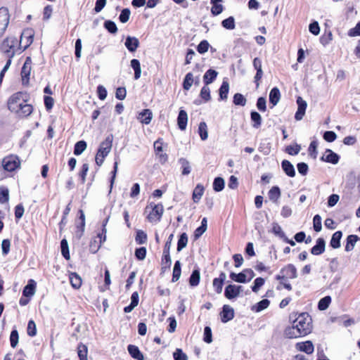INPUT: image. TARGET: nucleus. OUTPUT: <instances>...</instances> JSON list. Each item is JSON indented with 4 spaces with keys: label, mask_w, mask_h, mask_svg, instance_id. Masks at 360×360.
Wrapping results in <instances>:
<instances>
[{
    "label": "nucleus",
    "mask_w": 360,
    "mask_h": 360,
    "mask_svg": "<svg viewBox=\"0 0 360 360\" xmlns=\"http://www.w3.org/2000/svg\"><path fill=\"white\" fill-rule=\"evenodd\" d=\"M301 147L298 144L288 146L286 148V152L292 155H295L299 153L300 151Z\"/></svg>",
    "instance_id": "e2e57ef3"
},
{
    "label": "nucleus",
    "mask_w": 360,
    "mask_h": 360,
    "mask_svg": "<svg viewBox=\"0 0 360 360\" xmlns=\"http://www.w3.org/2000/svg\"><path fill=\"white\" fill-rule=\"evenodd\" d=\"M135 256L139 260H143L146 256V248L141 247L135 250Z\"/></svg>",
    "instance_id": "69168bd1"
},
{
    "label": "nucleus",
    "mask_w": 360,
    "mask_h": 360,
    "mask_svg": "<svg viewBox=\"0 0 360 360\" xmlns=\"http://www.w3.org/2000/svg\"><path fill=\"white\" fill-rule=\"evenodd\" d=\"M139 41L135 37L128 36L126 38L124 45L129 52H134L139 46Z\"/></svg>",
    "instance_id": "2eb2a0df"
},
{
    "label": "nucleus",
    "mask_w": 360,
    "mask_h": 360,
    "mask_svg": "<svg viewBox=\"0 0 360 360\" xmlns=\"http://www.w3.org/2000/svg\"><path fill=\"white\" fill-rule=\"evenodd\" d=\"M313 226H314V229L315 231L319 232L321 231L322 225H321V217H320V215L316 214L314 217Z\"/></svg>",
    "instance_id": "4d7b16f0"
},
{
    "label": "nucleus",
    "mask_w": 360,
    "mask_h": 360,
    "mask_svg": "<svg viewBox=\"0 0 360 360\" xmlns=\"http://www.w3.org/2000/svg\"><path fill=\"white\" fill-rule=\"evenodd\" d=\"M131 67L134 70V79H139L141 74V68L139 60L137 59H132L131 60Z\"/></svg>",
    "instance_id": "2f4dec72"
},
{
    "label": "nucleus",
    "mask_w": 360,
    "mask_h": 360,
    "mask_svg": "<svg viewBox=\"0 0 360 360\" xmlns=\"http://www.w3.org/2000/svg\"><path fill=\"white\" fill-rule=\"evenodd\" d=\"M27 334L31 337H34L37 334L36 324L34 321L30 320L27 324Z\"/></svg>",
    "instance_id": "052dcab7"
},
{
    "label": "nucleus",
    "mask_w": 360,
    "mask_h": 360,
    "mask_svg": "<svg viewBox=\"0 0 360 360\" xmlns=\"http://www.w3.org/2000/svg\"><path fill=\"white\" fill-rule=\"evenodd\" d=\"M9 199V192L8 188H1L0 189V202L4 203L8 201Z\"/></svg>",
    "instance_id": "0e129e2a"
},
{
    "label": "nucleus",
    "mask_w": 360,
    "mask_h": 360,
    "mask_svg": "<svg viewBox=\"0 0 360 360\" xmlns=\"http://www.w3.org/2000/svg\"><path fill=\"white\" fill-rule=\"evenodd\" d=\"M234 317V310L229 305L225 304L221 312V320L223 323H226L232 320Z\"/></svg>",
    "instance_id": "f8f14e48"
},
{
    "label": "nucleus",
    "mask_w": 360,
    "mask_h": 360,
    "mask_svg": "<svg viewBox=\"0 0 360 360\" xmlns=\"http://www.w3.org/2000/svg\"><path fill=\"white\" fill-rule=\"evenodd\" d=\"M10 20L8 9L6 7L0 8V37L5 32Z\"/></svg>",
    "instance_id": "0eeeda50"
},
{
    "label": "nucleus",
    "mask_w": 360,
    "mask_h": 360,
    "mask_svg": "<svg viewBox=\"0 0 360 360\" xmlns=\"http://www.w3.org/2000/svg\"><path fill=\"white\" fill-rule=\"evenodd\" d=\"M281 99V93L278 87H274L269 93V102L272 106L278 104Z\"/></svg>",
    "instance_id": "aec40b11"
},
{
    "label": "nucleus",
    "mask_w": 360,
    "mask_h": 360,
    "mask_svg": "<svg viewBox=\"0 0 360 360\" xmlns=\"http://www.w3.org/2000/svg\"><path fill=\"white\" fill-rule=\"evenodd\" d=\"M188 243V236L186 233H183L178 240L177 243V251L180 252L183 248H184Z\"/></svg>",
    "instance_id": "a18cd8bd"
},
{
    "label": "nucleus",
    "mask_w": 360,
    "mask_h": 360,
    "mask_svg": "<svg viewBox=\"0 0 360 360\" xmlns=\"http://www.w3.org/2000/svg\"><path fill=\"white\" fill-rule=\"evenodd\" d=\"M251 120L253 122L252 127L254 128L258 129L262 124V117L261 115L255 111L251 112Z\"/></svg>",
    "instance_id": "e433bc0d"
},
{
    "label": "nucleus",
    "mask_w": 360,
    "mask_h": 360,
    "mask_svg": "<svg viewBox=\"0 0 360 360\" xmlns=\"http://www.w3.org/2000/svg\"><path fill=\"white\" fill-rule=\"evenodd\" d=\"M135 240L138 244H144L147 240V235L143 231H139Z\"/></svg>",
    "instance_id": "680f3d73"
},
{
    "label": "nucleus",
    "mask_w": 360,
    "mask_h": 360,
    "mask_svg": "<svg viewBox=\"0 0 360 360\" xmlns=\"http://www.w3.org/2000/svg\"><path fill=\"white\" fill-rule=\"evenodd\" d=\"M61 253L66 259H70V253L68 243L65 239H63L60 242Z\"/></svg>",
    "instance_id": "09e8293b"
},
{
    "label": "nucleus",
    "mask_w": 360,
    "mask_h": 360,
    "mask_svg": "<svg viewBox=\"0 0 360 360\" xmlns=\"http://www.w3.org/2000/svg\"><path fill=\"white\" fill-rule=\"evenodd\" d=\"M229 91V84L227 81H223L219 90V100L225 101L228 98V94Z\"/></svg>",
    "instance_id": "393cba45"
},
{
    "label": "nucleus",
    "mask_w": 360,
    "mask_h": 360,
    "mask_svg": "<svg viewBox=\"0 0 360 360\" xmlns=\"http://www.w3.org/2000/svg\"><path fill=\"white\" fill-rule=\"evenodd\" d=\"M20 165V160L16 155H11L5 157L2 160L4 169L8 172H13Z\"/></svg>",
    "instance_id": "423d86ee"
},
{
    "label": "nucleus",
    "mask_w": 360,
    "mask_h": 360,
    "mask_svg": "<svg viewBox=\"0 0 360 360\" xmlns=\"http://www.w3.org/2000/svg\"><path fill=\"white\" fill-rule=\"evenodd\" d=\"M188 122L187 112L184 110H180L177 117V124L181 130H185Z\"/></svg>",
    "instance_id": "f3484780"
},
{
    "label": "nucleus",
    "mask_w": 360,
    "mask_h": 360,
    "mask_svg": "<svg viewBox=\"0 0 360 360\" xmlns=\"http://www.w3.org/2000/svg\"><path fill=\"white\" fill-rule=\"evenodd\" d=\"M70 281L72 286L76 289L80 288L82 285V279L76 273H72L70 276Z\"/></svg>",
    "instance_id": "473e14b6"
},
{
    "label": "nucleus",
    "mask_w": 360,
    "mask_h": 360,
    "mask_svg": "<svg viewBox=\"0 0 360 360\" xmlns=\"http://www.w3.org/2000/svg\"><path fill=\"white\" fill-rule=\"evenodd\" d=\"M32 112V106L30 104L25 103V102L19 108L18 111H14L20 116L27 117L30 115Z\"/></svg>",
    "instance_id": "bb28decb"
},
{
    "label": "nucleus",
    "mask_w": 360,
    "mask_h": 360,
    "mask_svg": "<svg viewBox=\"0 0 360 360\" xmlns=\"http://www.w3.org/2000/svg\"><path fill=\"white\" fill-rule=\"evenodd\" d=\"M179 163L181 164L182 169V174L188 175L191 173V168L189 162L185 158H180Z\"/></svg>",
    "instance_id": "4c0bfd02"
},
{
    "label": "nucleus",
    "mask_w": 360,
    "mask_h": 360,
    "mask_svg": "<svg viewBox=\"0 0 360 360\" xmlns=\"http://www.w3.org/2000/svg\"><path fill=\"white\" fill-rule=\"evenodd\" d=\"M174 360H188V357L181 349H176L173 354Z\"/></svg>",
    "instance_id": "338daca9"
},
{
    "label": "nucleus",
    "mask_w": 360,
    "mask_h": 360,
    "mask_svg": "<svg viewBox=\"0 0 360 360\" xmlns=\"http://www.w3.org/2000/svg\"><path fill=\"white\" fill-rule=\"evenodd\" d=\"M242 291L243 287L241 285L230 284L226 287L224 295L227 299L232 300L239 296Z\"/></svg>",
    "instance_id": "1a4fd4ad"
},
{
    "label": "nucleus",
    "mask_w": 360,
    "mask_h": 360,
    "mask_svg": "<svg viewBox=\"0 0 360 360\" xmlns=\"http://www.w3.org/2000/svg\"><path fill=\"white\" fill-rule=\"evenodd\" d=\"M222 26L227 30H233L235 28L234 18L231 16L221 22Z\"/></svg>",
    "instance_id": "3c124183"
},
{
    "label": "nucleus",
    "mask_w": 360,
    "mask_h": 360,
    "mask_svg": "<svg viewBox=\"0 0 360 360\" xmlns=\"http://www.w3.org/2000/svg\"><path fill=\"white\" fill-rule=\"evenodd\" d=\"M270 304V302L267 299H264L259 302L256 305L252 307V310L256 312H259L265 309H266Z\"/></svg>",
    "instance_id": "72a5a7b5"
},
{
    "label": "nucleus",
    "mask_w": 360,
    "mask_h": 360,
    "mask_svg": "<svg viewBox=\"0 0 360 360\" xmlns=\"http://www.w3.org/2000/svg\"><path fill=\"white\" fill-rule=\"evenodd\" d=\"M77 352L79 360H88L87 359V347L83 344H79L77 347Z\"/></svg>",
    "instance_id": "79ce46f5"
},
{
    "label": "nucleus",
    "mask_w": 360,
    "mask_h": 360,
    "mask_svg": "<svg viewBox=\"0 0 360 360\" xmlns=\"http://www.w3.org/2000/svg\"><path fill=\"white\" fill-rule=\"evenodd\" d=\"M19 335L17 330H13L10 335L11 346L13 348H15L18 343Z\"/></svg>",
    "instance_id": "603ef678"
},
{
    "label": "nucleus",
    "mask_w": 360,
    "mask_h": 360,
    "mask_svg": "<svg viewBox=\"0 0 360 360\" xmlns=\"http://www.w3.org/2000/svg\"><path fill=\"white\" fill-rule=\"evenodd\" d=\"M193 83V76L191 72H188L186 75L183 82V87L185 90L188 91L192 86Z\"/></svg>",
    "instance_id": "a19ab883"
},
{
    "label": "nucleus",
    "mask_w": 360,
    "mask_h": 360,
    "mask_svg": "<svg viewBox=\"0 0 360 360\" xmlns=\"http://www.w3.org/2000/svg\"><path fill=\"white\" fill-rule=\"evenodd\" d=\"M131 11L129 8H124L119 16V20L121 22H127L130 17Z\"/></svg>",
    "instance_id": "5fc2aeb1"
},
{
    "label": "nucleus",
    "mask_w": 360,
    "mask_h": 360,
    "mask_svg": "<svg viewBox=\"0 0 360 360\" xmlns=\"http://www.w3.org/2000/svg\"><path fill=\"white\" fill-rule=\"evenodd\" d=\"M32 67V59L30 57H27L25 61V63L22 68L21 76L22 82H27L30 79Z\"/></svg>",
    "instance_id": "9b49d317"
},
{
    "label": "nucleus",
    "mask_w": 360,
    "mask_h": 360,
    "mask_svg": "<svg viewBox=\"0 0 360 360\" xmlns=\"http://www.w3.org/2000/svg\"><path fill=\"white\" fill-rule=\"evenodd\" d=\"M86 148V143L84 141H79L75 145L74 154L75 155H81Z\"/></svg>",
    "instance_id": "c9c22d12"
},
{
    "label": "nucleus",
    "mask_w": 360,
    "mask_h": 360,
    "mask_svg": "<svg viewBox=\"0 0 360 360\" xmlns=\"http://www.w3.org/2000/svg\"><path fill=\"white\" fill-rule=\"evenodd\" d=\"M203 340L208 344L212 342V330L209 326H205L204 328Z\"/></svg>",
    "instance_id": "864d4df0"
},
{
    "label": "nucleus",
    "mask_w": 360,
    "mask_h": 360,
    "mask_svg": "<svg viewBox=\"0 0 360 360\" xmlns=\"http://www.w3.org/2000/svg\"><path fill=\"white\" fill-rule=\"evenodd\" d=\"M282 169L285 173L290 177L295 176V171L294 166L288 160H284L281 162Z\"/></svg>",
    "instance_id": "412c9836"
},
{
    "label": "nucleus",
    "mask_w": 360,
    "mask_h": 360,
    "mask_svg": "<svg viewBox=\"0 0 360 360\" xmlns=\"http://www.w3.org/2000/svg\"><path fill=\"white\" fill-rule=\"evenodd\" d=\"M198 133L200 136V139L202 141H205L207 139V137H208L207 126L205 122H202L199 124Z\"/></svg>",
    "instance_id": "f704fd0d"
},
{
    "label": "nucleus",
    "mask_w": 360,
    "mask_h": 360,
    "mask_svg": "<svg viewBox=\"0 0 360 360\" xmlns=\"http://www.w3.org/2000/svg\"><path fill=\"white\" fill-rule=\"evenodd\" d=\"M264 278L261 277L257 278L254 281V285L252 286V290L254 292H257L260 288L264 284Z\"/></svg>",
    "instance_id": "13d9d810"
},
{
    "label": "nucleus",
    "mask_w": 360,
    "mask_h": 360,
    "mask_svg": "<svg viewBox=\"0 0 360 360\" xmlns=\"http://www.w3.org/2000/svg\"><path fill=\"white\" fill-rule=\"evenodd\" d=\"M218 72L212 69H209L203 76V81L206 85L212 83L217 78Z\"/></svg>",
    "instance_id": "4be33fe9"
},
{
    "label": "nucleus",
    "mask_w": 360,
    "mask_h": 360,
    "mask_svg": "<svg viewBox=\"0 0 360 360\" xmlns=\"http://www.w3.org/2000/svg\"><path fill=\"white\" fill-rule=\"evenodd\" d=\"M348 34L350 37L360 36V22L354 28L349 30Z\"/></svg>",
    "instance_id": "774afa93"
},
{
    "label": "nucleus",
    "mask_w": 360,
    "mask_h": 360,
    "mask_svg": "<svg viewBox=\"0 0 360 360\" xmlns=\"http://www.w3.org/2000/svg\"><path fill=\"white\" fill-rule=\"evenodd\" d=\"M295 348L300 352H305L307 354H312L314 350V347L313 343L309 341H305V342H297L295 345Z\"/></svg>",
    "instance_id": "ddd939ff"
},
{
    "label": "nucleus",
    "mask_w": 360,
    "mask_h": 360,
    "mask_svg": "<svg viewBox=\"0 0 360 360\" xmlns=\"http://www.w3.org/2000/svg\"><path fill=\"white\" fill-rule=\"evenodd\" d=\"M137 118L141 123L148 124L152 120L153 113L149 109H146L139 114Z\"/></svg>",
    "instance_id": "a211bd4d"
},
{
    "label": "nucleus",
    "mask_w": 360,
    "mask_h": 360,
    "mask_svg": "<svg viewBox=\"0 0 360 360\" xmlns=\"http://www.w3.org/2000/svg\"><path fill=\"white\" fill-rule=\"evenodd\" d=\"M297 277V269L292 264H289L281 269L280 274L277 275L276 278L278 281L284 280L285 278L293 279Z\"/></svg>",
    "instance_id": "39448f33"
},
{
    "label": "nucleus",
    "mask_w": 360,
    "mask_h": 360,
    "mask_svg": "<svg viewBox=\"0 0 360 360\" xmlns=\"http://www.w3.org/2000/svg\"><path fill=\"white\" fill-rule=\"evenodd\" d=\"M113 136H108L105 139L100 143L97 151L95 161L97 165L101 166L104 162V159L110 153L112 146Z\"/></svg>",
    "instance_id": "f03ea898"
},
{
    "label": "nucleus",
    "mask_w": 360,
    "mask_h": 360,
    "mask_svg": "<svg viewBox=\"0 0 360 360\" xmlns=\"http://www.w3.org/2000/svg\"><path fill=\"white\" fill-rule=\"evenodd\" d=\"M104 27L111 34H116L117 32V27L115 22L112 20H105L104 22Z\"/></svg>",
    "instance_id": "de8ad7c7"
},
{
    "label": "nucleus",
    "mask_w": 360,
    "mask_h": 360,
    "mask_svg": "<svg viewBox=\"0 0 360 360\" xmlns=\"http://www.w3.org/2000/svg\"><path fill=\"white\" fill-rule=\"evenodd\" d=\"M200 96L205 102H207L211 99L210 89L208 87V85L205 84L201 89Z\"/></svg>",
    "instance_id": "8fccbe9b"
},
{
    "label": "nucleus",
    "mask_w": 360,
    "mask_h": 360,
    "mask_svg": "<svg viewBox=\"0 0 360 360\" xmlns=\"http://www.w3.org/2000/svg\"><path fill=\"white\" fill-rule=\"evenodd\" d=\"M210 47V44L207 40H203L200 41V43L197 46V51L203 54L206 53L208 51V49Z\"/></svg>",
    "instance_id": "bf43d9fd"
},
{
    "label": "nucleus",
    "mask_w": 360,
    "mask_h": 360,
    "mask_svg": "<svg viewBox=\"0 0 360 360\" xmlns=\"http://www.w3.org/2000/svg\"><path fill=\"white\" fill-rule=\"evenodd\" d=\"M17 41L15 37H8L3 42V48L8 47V49H12L15 46Z\"/></svg>",
    "instance_id": "6e6d98bb"
},
{
    "label": "nucleus",
    "mask_w": 360,
    "mask_h": 360,
    "mask_svg": "<svg viewBox=\"0 0 360 360\" xmlns=\"http://www.w3.org/2000/svg\"><path fill=\"white\" fill-rule=\"evenodd\" d=\"M342 233L340 231H338L335 232L330 240V246L333 248H338L340 247V240L342 238Z\"/></svg>",
    "instance_id": "c85d7f7f"
},
{
    "label": "nucleus",
    "mask_w": 360,
    "mask_h": 360,
    "mask_svg": "<svg viewBox=\"0 0 360 360\" xmlns=\"http://www.w3.org/2000/svg\"><path fill=\"white\" fill-rule=\"evenodd\" d=\"M172 264V259L170 257L169 252H168V248H164L163 250V255L162 258V269H168L170 267Z\"/></svg>",
    "instance_id": "c756f323"
},
{
    "label": "nucleus",
    "mask_w": 360,
    "mask_h": 360,
    "mask_svg": "<svg viewBox=\"0 0 360 360\" xmlns=\"http://www.w3.org/2000/svg\"><path fill=\"white\" fill-rule=\"evenodd\" d=\"M339 155L337 153H334L330 149H327L323 155L321 157V160L323 161L330 162L334 165L337 164L339 162Z\"/></svg>",
    "instance_id": "4468645a"
},
{
    "label": "nucleus",
    "mask_w": 360,
    "mask_h": 360,
    "mask_svg": "<svg viewBox=\"0 0 360 360\" xmlns=\"http://www.w3.org/2000/svg\"><path fill=\"white\" fill-rule=\"evenodd\" d=\"M270 200L273 202H277L281 197V190L278 186H273L268 193Z\"/></svg>",
    "instance_id": "a878e982"
},
{
    "label": "nucleus",
    "mask_w": 360,
    "mask_h": 360,
    "mask_svg": "<svg viewBox=\"0 0 360 360\" xmlns=\"http://www.w3.org/2000/svg\"><path fill=\"white\" fill-rule=\"evenodd\" d=\"M25 102L22 92L12 95L8 101V108L11 112L18 111L19 108Z\"/></svg>",
    "instance_id": "20e7f679"
},
{
    "label": "nucleus",
    "mask_w": 360,
    "mask_h": 360,
    "mask_svg": "<svg viewBox=\"0 0 360 360\" xmlns=\"http://www.w3.org/2000/svg\"><path fill=\"white\" fill-rule=\"evenodd\" d=\"M230 278L231 280L238 283H245L248 282L247 278H245V275L243 271L239 274L232 272L230 274Z\"/></svg>",
    "instance_id": "58836bf2"
},
{
    "label": "nucleus",
    "mask_w": 360,
    "mask_h": 360,
    "mask_svg": "<svg viewBox=\"0 0 360 360\" xmlns=\"http://www.w3.org/2000/svg\"><path fill=\"white\" fill-rule=\"evenodd\" d=\"M127 349H128V352H129V354L133 358H134V359H136L137 360H144L143 355L140 352V350H139L138 347H136L135 345H129L128 346Z\"/></svg>",
    "instance_id": "5701e85b"
},
{
    "label": "nucleus",
    "mask_w": 360,
    "mask_h": 360,
    "mask_svg": "<svg viewBox=\"0 0 360 360\" xmlns=\"http://www.w3.org/2000/svg\"><path fill=\"white\" fill-rule=\"evenodd\" d=\"M181 274V263L179 261H176L174 264V269H173V274H172V281L176 282L177 281Z\"/></svg>",
    "instance_id": "ea45409f"
},
{
    "label": "nucleus",
    "mask_w": 360,
    "mask_h": 360,
    "mask_svg": "<svg viewBox=\"0 0 360 360\" xmlns=\"http://www.w3.org/2000/svg\"><path fill=\"white\" fill-rule=\"evenodd\" d=\"M297 110L295 115V119L297 121L302 120L305 115V111L307 107V102L302 99V97L299 96L297 98Z\"/></svg>",
    "instance_id": "9d476101"
},
{
    "label": "nucleus",
    "mask_w": 360,
    "mask_h": 360,
    "mask_svg": "<svg viewBox=\"0 0 360 360\" xmlns=\"http://www.w3.org/2000/svg\"><path fill=\"white\" fill-rule=\"evenodd\" d=\"M34 35V33L32 29H26L22 32L20 39V44L23 47L24 49H26L32 44L33 42Z\"/></svg>",
    "instance_id": "6e6552de"
},
{
    "label": "nucleus",
    "mask_w": 360,
    "mask_h": 360,
    "mask_svg": "<svg viewBox=\"0 0 360 360\" xmlns=\"http://www.w3.org/2000/svg\"><path fill=\"white\" fill-rule=\"evenodd\" d=\"M224 180L221 177H217L213 182V189L216 192L221 191L224 188Z\"/></svg>",
    "instance_id": "37998d69"
},
{
    "label": "nucleus",
    "mask_w": 360,
    "mask_h": 360,
    "mask_svg": "<svg viewBox=\"0 0 360 360\" xmlns=\"http://www.w3.org/2000/svg\"><path fill=\"white\" fill-rule=\"evenodd\" d=\"M330 302L331 298L330 296H326L323 298L321 299L318 304L319 309L321 311L326 310L328 307Z\"/></svg>",
    "instance_id": "49530a36"
},
{
    "label": "nucleus",
    "mask_w": 360,
    "mask_h": 360,
    "mask_svg": "<svg viewBox=\"0 0 360 360\" xmlns=\"http://www.w3.org/2000/svg\"><path fill=\"white\" fill-rule=\"evenodd\" d=\"M292 326L285 330L288 338L304 337L311 332L312 319L308 313L292 314L290 316Z\"/></svg>",
    "instance_id": "f257e3e1"
},
{
    "label": "nucleus",
    "mask_w": 360,
    "mask_h": 360,
    "mask_svg": "<svg viewBox=\"0 0 360 360\" xmlns=\"http://www.w3.org/2000/svg\"><path fill=\"white\" fill-rule=\"evenodd\" d=\"M359 237L356 235H349L347 238V243L345 245V251L350 252L352 251L356 243L358 241Z\"/></svg>",
    "instance_id": "cd10ccee"
},
{
    "label": "nucleus",
    "mask_w": 360,
    "mask_h": 360,
    "mask_svg": "<svg viewBox=\"0 0 360 360\" xmlns=\"http://www.w3.org/2000/svg\"><path fill=\"white\" fill-rule=\"evenodd\" d=\"M204 191H205V188L202 184H197V186H195V188L193 190V196H192L193 200L195 202H198L200 201L202 196L203 195Z\"/></svg>",
    "instance_id": "b1692460"
},
{
    "label": "nucleus",
    "mask_w": 360,
    "mask_h": 360,
    "mask_svg": "<svg viewBox=\"0 0 360 360\" xmlns=\"http://www.w3.org/2000/svg\"><path fill=\"white\" fill-rule=\"evenodd\" d=\"M163 205L162 204H155L150 202L146 206L145 212L148 214L147 219L150 222H158L160 220L163 214Z\"/></svg>",
    "instance_id": "7ed1b4c3"
},
{
    "label": "nucleus",
    "mask_w": 360,
    "mask_h": 360,
    "mask_svg": "<svg viewBox=\"0 0 360 360\" xmlns=\"http://www.w3.org/2000/svg\"><path fill=\"white\" fill-rule=\"evenodd\" d=\"M233 103L236 105L245 106L246 105L247 100L243 96V95H242L240 93H236L233 96Z\"/></svg>",
    "instance_id": "c03bdc74"
},
{
    "label": "nucleus",
    "mask_w": 360,
    "mask_h": 360,
    "mask_svg": "<svg viewBox=\"0 0 360 360\" xmlns=\"http://www.w3.org/2000/svg\"><path fill=\"white\" fill-rule=\"evenodd\" d=\"M36 282L30 279L28 281L27 285L24 288L22 294L25 297H32L35 293Z\"/></svg>",
    "instance_id": "6ab92c4d"
},
{
    "label": "nucleus",
    "mask_w": 360,
    "mask_h": 360,
    "mask_svg": "<svg viewBox=\"0 0 360 360\" xmlns=\"http://www.w3.org/2000/svg\"><path fill=\"white\" fill-rule=\"evenodd\" d=\"M200 280V273L198 269H195L193 271L190 278H189V284L192 287L197 286Z\"/></svg>",
    "instance_id": "7c9ffc66"
},
{
    "label": "nucleus",
    "mask_w": 360,
    "mask_h": 360,
    "mask_svg": "<svg viewBox=\"0 0 360 360\" xmlns=\"http://www.w3.org/2000/svg\"><path fill=\"white\" fill-rule=\"evenodd\" d=\"M325 240L319 238L316 240V244L311 249V253L314 255H319L325 251Z\"/></svg>",
    "instance_id": "dca6fc26"
}]
</instances>
